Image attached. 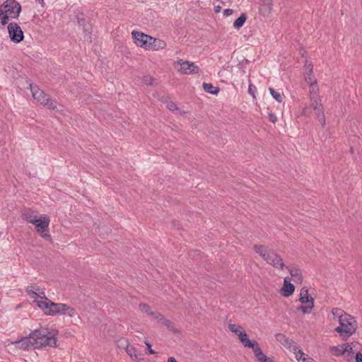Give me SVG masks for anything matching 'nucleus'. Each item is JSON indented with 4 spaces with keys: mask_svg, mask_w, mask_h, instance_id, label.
Segmentation results:
<instances>
[{
    "mask_svg": "<svg viewBox=\"0 0 362 362\" xmlns=\"http://www.w3.org/2000/svg\"><path fill=\"white\" fill-rule=\"evenodd\" d=\"M38 212L31 209H25L21 211V217L28 223L35 225L37 233L45 240L51 241V235L49 233V218L41 216L37 218Z\"/></svg>",
    "mask_w": 362,
    "mask_h": 362,
    "instance_id": "nucleus-1",
    "label": "nucleus"
},
{
    "mask_svg": "<svg viewBox=\"0 0 362 362\" xmlns=\"http://www.w3.org/2000/svg\"><path fill=\"white\" fill-rule=\"evenodd\" d=\"M40 300H35V303L37 305L42 309L45 314L47 315H56L59 314L67 315L69 317H73L75 314L74 308L70 307L66 303H56L47 298L45 293Z\"/></svg>",
    "mask_w": 362,
    "mask_h": 362,
    "instance_id": "nucleus-2",
    "label": "nucleus"
},
{
    "mask_svg": "<svg viewBox=\"0 0 362 362\" xmlns=\"http://www.w3.org/2000/svg\"><path fill=\"white\" fill-rule=\"evenodd\" d=\"M58 330L52 329L47 331V329H36L30 332V337L33 340L35 349H40L43 346L57 347Z\"/></svg>",
    "mask_w": 362,
    "mask_h": 362,
    "instance_id": "nucleus-3",
    "label": "nucleus"
},
{
    "mask_svg": "<svg viewBox=\"0 0 362 362\" xmlns=\"http://www.w3.org/2000/svg\"><path fill=\"white\" fill-rule=\"evenodd\" d=\"M339 323V325L335 328V331L344 339L351 337L357 329V322L349 314L344 315Z\"/></svg>",
    "mask_w": 362,
    "mask_h": 362,
    "instance_id": "nucleus-4",
    "label": "nucleus"
},
{
    "mask_svg": "<svg viewBox=\"0 0 362 362\" xmlns=\"http://www.w3.org/2000/svg\"><path fill=\"white\" fill-rule=\"evenodd\" d=\"M26 83L30 86L32 95L35 100L50 110H55L57 108V106L53 103L49 95L37 86L31 83L30 80H26Z\"/></svg>",
    "mask_w": 362,
    "mask_h": 362,
    "instance_id": "nucleus-5",
    "label": "nucleus"
},
{
    "mask_svg": "<svg viewBox=\"0 0 362 362\" xmlns=\"http://www.w3.org/2000/svg\"><path fill=\"white\" fill-rule=\"evenodd\" d=\"M241 342L245 347L251 348L255 356L259 362H274L273 358L267 357L262 351L257 341L246 339L245 337L241 336Z\"/></svg>",
    "mask_w": 362,
    "mask_h": 362,
    "instance_id": "nucleus-6",
    "label": "nucleus"
},
{
    "mask_svg": "<svg viewBox=\"0 0 362 362\" xmlns=\"http://www.w3.org/2000/svg\"><path fill=\"white\" fill-rule=\"evenodd\" d=\"M21 12V6L16 0H6L0 6V16L6 13L11 18H17Z\"/></svg>",
    "mask_w": 362,
    "mask_h": 362,
    "instance_id": "nucleus-7",
    "label": "nucleus"
},
{
    "mask_svg": "<svg viewBox=\"0 0 362 362\" xmlns=\"http://www.w3.org/2000/svg\"><path fill=\"white\" fill-rule=\"evenodd\" d=\"M9 37L11 42L19 43L24 39V34L21 28L15 22L10 23L7 27Z\"/></svg>",
    "mask_w": 362,
    "mask_h": 362,
    "instance_id": "nucleus-8",
    "label": "nucleus"
},
{
    "mask_svg": "<svg viewBox=\"0 0 362 362\" xmlns=\"http://www.w3.org/2000/svg\"><path fill=\"white\" fill-rule=\"evenodd\" d=\"M132 35L137 46L145 49H150V46L152 45L151 36L135 30L132 33Z\"/></svg>",
    "mask_w": 362,
    "mask_h": 362,
    "instance_id": "nucleus-9",
    "label": "nucleus"
},
{
    "mask_svg": "<svg viewBox=\"0 0 362 362\" xmlns=\"http://www.w3.org/2000/svg\"><path fill=\"white\" fill-rule=\"evenodd\" d=\"M313 65L311 62H309L307 59L305 60V63L304 65L305 70V81L310 86L311 90H314L315 89L318 91L317 80L315 78V76L313 74Z\"/></svg>",
    "mask_w": 362,
    "mask_h": 362,
    "instance_id": "nucleus-10",
    "label": "nucleus"
},
{
    "mask_svg": "<svg viewBox=\"0 0 362 362\" xmlns=\"http://www.w3.org/2000/svg\"><path fill=\"white\" fill-rule=\"evenodd\" d=\"M177 63L180 65L179 71L183 74H197L199 72V67L193 62L179 59Z\"/></svg>",
    "mask_w": 362,
    "mask_h": 362,
    "instance_id": "nucleus-11",
    "label": "nucleus"
},
{
    "mask_svg": "<svg viewBox=\"0 0 362 362\" xmlns=\"http://www.w3.org/2000/svg\"><path fill=\"white\" fill-rule=\"evenodd\" d=\"M276 339L286 349L292 351H297L298 345L292 339L288 338L285 334L278 333L275 335Z\"/></svg>",
    "mask_w": 362,
    "mask_h": 362,
    "instance_id": "nucleus-12",
    "label": "nucleus"
},
{
    "mask_svg": "<svg viewBox=\"0 0 362 362\" xmlns=\"http://www.w3.org/2000/svg\"><path fill=\"white\" fill-rule=\"evenodd\" d=\"M266 262L275 268H280L281 269H283L285 267V264L283 262V259L280 255H277L274 251L270 252V255Z\"/></svg>",
    "mask_w": 362,
    "mask_h": 362,
    "instance_id": "nucleus-13",
    "label": "nucleus"
},
{
    "mask_svg": "<svg viewBox=\"0 0 362 362\" xmlns=\"http://www.w3.org/2000/svg\"><path fill=\"white\" fill-rule=\"evenodd\" d=\"M13 344H19L18 347L22 349H30L31 348L35 349V345L33 344V340L32 339V337H30V334L27 336L22 337L21 339L16 340V341L13 342Z\"/></svg>",
    "mask_w": 362,
    "mask_h": 362,
    "instance_id": "nucleus-14",
    "label": "nucleus"
},
{
    "mask_svg": "<svg viewBox=\"0 0 362 362\" xmlns=\"http://www.w3.org/2000/svg\"><path fill=\"white\" fill-rule=\"evenodd\" d=\"M310 106L313 110L322 106V100L317 94V91L310 90Z\"/></svg>",
    "mask_w": 362,
    "mask_h": 362,
    "instance_id": "nucleus-15",
    "label": "nucleus"
},
{
    "mask_svg": "<svg viewBox=\"0 0 362 362\" xmlns=\"http://www.w3.org/2000/svg\"><path fill=\"white\" fill-rule=\"evenodd\" d=\"M228 329H230V332L235 333V334H237L238 336V338L240 341H241V337H242L241 336H243V335L245 337L246 339H249L246 332L244 330V329L241 326L236 325L234 324H229Z\"/></svg>",
    "mask_w": 362,
    "mask_h": 362,
    "instance_id": "nucleus-16",
    "label": "nucleus"
},
{
    "mask_svg": "<svg viewBox=\"0 0 362 362\" xmlns=\"http://www.w3.org/2000/svg\"><path fill=\"white\" fill-rule=\"evenodd\" d=\"M299 300L302 304H307L310 302H314V298L310 296L308 290L306 287H303L300 292Z\"/></svg>",
    "mask_w": 362,
    "mask_h": 362,
    "instance_id": "nucleus-17",
    "label": "nucleus"
},
{
    "mask_svg": "<svg viewBox=\"0 0 362 362\" xmlns=\"http://www.w3.org/2000/svg\"><path fill=\"white\" fill-rule=\"evenodd\" d=\"M287 269H288L290 274L291 275L293 281L296 284H301L303 281V276H302L301 270L300 269L296 268V267H292V268L287 267Z\"/></svg>",
    "mask_w": 362,
    "mask_h": 362,
    "instance_id": "nucleus-18",
    "label": "nucleus"
},
{
    "mask_svg": "<svg viewBox=\"0 0 362 362\" xmlns=\"http://www.w3.org/2000/svg\"><path fill=\"white\" fill-rule=\"evenodd\" d=\"M155 319L158 320L159 322H161V323L165 327H167V328L169 329L170 330H175V324L168 319H165L161 313H158L157 314H155Z\"/></svg>",
    "mask_w": 362,
    "mask_h": 362,
    "instance_id": "nucleus-19",
    "label": "nucleus"
},
{
    "mask_svg": "<svg viewBox=\"0 0 362 362\" xmlns=\"http://www.w3.org/2000/svg\"><path fill=\"white\" fill-rule=\"evenodd\" d=\"M295 291V286L293 284H284L281 289V294L285 297H289Z\"/></svg>",
    "mask_w": 362,
    "mask_h": 362,
    "instance_id": "nucleus-20",
    "label": "nucleus"
},
{
    "mask_svg": "<svg viewBox=\"0 0 362 362\" xmlns=\"http://www.w3.org/2000/svg\"><path fill=\"white\" fill-rule=\"evenodd\" d=\"M296 354V358L299 362H313V359L310 357H309L308 355H305L303 351L300 349L298 347L297 351H293Z\"/></svg>",
    "mask_w": 362,
    "mask_h": 362,
    "instance_id": "nucleus-21",
    "label": "nucleus"
},
{
    "mask_svg": "<svg viewBox=\"0 0 362 362\" xmlns=\"http://www.w3.org/2000/svg\"><path fill=\"white\" fill-rule=\"evenodd\" d=\"M264 248L265 246L262 245H255L253 246V250L255 252L258 253L266 261L270 255V252H269L264 250Z\"/></svg>",
    "mask_w": 362,
    "mask_h": 362,
    "instance_id": "nucleus-22",
    "label": "nucleus"
},
{
    "mask_svg": "<svg viewBox=\"0 0 362 362\" xmlns=\"http://www.w3.org/2000/svg\"><path fill=\"white\" fill-rule=\"evenodd\" d=\"M151 45L150 46V49L153 50H158L160 49H164L166 47V43L162 40L153 38L152 37L151 39Z\"/></svg>",
    "mask_w": 362,
    "mask_h": 362,
    "instance_id": "nucleus-23",
    "label": "nucleus"
},
{
    "mask_svg": "<svg viewBox=\"0 0 362 362\" xmlns=\"http://www.w3.org/2000/svg\"><path fill=\"white\" fill-rule=\"evenodd\" d=\"M314 111L322 127H325L326 124V120L323 106L315 109Z\"/></svg>",
    "mask_w": 362,
    "mask_h": 362,
    "instance_id": "nucleus-24",
    "label": "nucleus"
},
{
    "mask_svg": "<svg viewBox=\"0 0 362 362\" xmlns=\"http://www.w3.org/2000/svg\"><path fill=\"white\" fill-rule=\"evenodd\" d=\"M202 87L205 92L212 95H216L220 90L218 87L214 86L211 83H204Z\"/></svg>",
    "mask_w": 362,
    "mask_h": 362,
    "instance_id": "nucleus-25",
    "label": "nucleus"
},
{
    "mask_svg": "<svg viewBox=\"0 0 362 362\" xmlns=\"http://www.w3.org/2000/svg\"><path fill=\"white\" fill-rule=\"evenodd\" d=\"M314 307V302H310L307 304H302L297 307V310L301 311L303 314H308L312 312Z\"/></svg>",
    "mask_w": 362,
    "mask_h": 362,
    "instance_id": "nucleus-26",
    "label": "nucleus"
},
{
    "mask_svg": "<svg viewBox=\"0 0 362 362\" xmlns=\"http://www.w3.org/2000/svg\"><path fill=\"white\" fill-rule=\"evenodd\" d=\"M32 288H34L35 289L36 291H40V287L38 286H28L26 287L25 288V291L27 292V293L32 298H34V301L35 300H40V296H39V294L33 291Z\"/></svg>",
    "mask_w": 362,
    "mask_h": 362,
    "instance_id": "nucleus-27",
    "label": "nucleus"
},
{
    "mask_svg": "<svg viewBox=\"0 0 362 362\" xmlns=\"http://www.w3.org/2000/svg\"><path fill=\"white\" fill-rule=\"evenodd\" d=\"M139 310L146 314L147 315H151L155 319V314H157L158 313H155L151 311L150 306L146 303H140L139 305Z\"/></svg>",
    "mask_w": 362,
    "mask_h": 362,
    "instance_id": "nucleus-28",
    "label": "nucleus"
},
{
    "mask_svg": "<svg viewBox=\"0 0 362 362\" xmlns=\"http://www.w3.org/2000/svg\"><path fill=\"white\" fill-rule=\"evenodd\" d=\"M247 16L245 13H242L233 23V27L235 29H240L245 23Z\"/></svg>",
    "mask_w": 362,
    "mask_h": 362,
    "instance_id": "nucleus-29",
    "label": "nucleus"
},
{
    "mask_svg": "<svg viewBox=\"0 0 362 362\" xmlns=\"http://www.w3.org/2000/svg\"><path fill=\"white\" fill-rule=\"evenodd\" d=\"M332 315L334 317H337L338 320H341V317H344V315H348V313H345L340 308H335L332 310Z\"/></svg>",
    "mask_w": 362,
    "mask_h": 362,
    "instance_id": "nucleus-30",
    "label": "nucleus"
},
{
    "mask_svg": "<svg viewBox=\"0 0 362 362\" xmlns=\"http://www.w3.org/2000/svg\"><path fill=\"white\" fill-rule=\"evenodd\" d=\"M269 90L271 93V95H272V97L279 103H281L282 100H283V98L281 96V95L280 94V93L276 91L274 89H273L272 88H269Z\"/></svg>",
    "mask_w": 362,
    "mask_h": 362,
    "instance_id": "nucleus-31",
    "label": "nucleus"
},
{
    "mask_svg": "<svg viewBox=\"0 0 362 362\" xmlns=\"http://www.w3.org/2000/svg\"><path fill=\"white\" fill-rule=\"evenodd\" d=\"M126 351L132 358L135 357L137 358L138 356L136 354V350L134 346L127 345L126 347Z\"/></svg>",
    "mask_w": 362,
    "mask_h": 362,
    "instance_id": "nucleus-32",
    "label": "nucleus"
},
{
    "mask_svg": "<svg viewBox=\"0 0 362 362\" xmlns=\"http://www.w3.org/2000/svg\"><path fill=\"white\" fill-rule=\"evenodd\" d=\"M346 345L344 346V349H341V351H340V354H344L345 353H348V354H354V351H353V346L349 344H345Z\"/></svg>",
    "mask_w": 362,
    "mask_h": 362,
    "instance_id": "nucleus-33",
    "label": "nucleus"
},
{
    "mask_svg": "<svg viewBox=\"0 0 362 362\" xmlns=\"http://www.w3.org/2000/svg\"><path fill=\"white\" fill-rule=\"evenodd\" d=\"M142 81L148 85V86H153V81H154V78L151 76H145L143 77L142 78Z\"/></svg>",
    "mask_w": 362,
    "mask_h": 362,
    "instance_id": "nucleus-34",
    "label": "nucleus"
},
{
    "mask_svg": "<svg viewBox=\"0 0 362 362\" xmlns=\"http://www.w3.org/2000/svg\"><path fill=\"white\" fill-rule=\"evenodd\" d=\"M346 344H341V345H339V346H332L331 348V349L332 351H335V355L336 356H341L342 354H340V351H341V349H344V346Z\"/></svg>",
    "mask_w": 362,
    "mask_h": 362,
    "instance_id": "nucleus-35",
    "label": "nucleus"
},
{
    "mask_svg": "<svg viewBox=\"0 0 362 362\" xmlns=\"http://www.w3.org/2000/svg\"><path fill=\"white\" fill-rule=\"evenodd\" d=\"M9 18H10V16L6 15V13H3L1 16H0L1 25H6L8 23V21Z\"/></svg>",
    "mask_w": 362,
    "mask_h": 362,
    "instance_id": "nucleus-36",
    "label": "nucleus"
},
{
    "mask_svg": "<svg viewBox=\"0 0 362 362\" xmlns=\"http://www.w3.org/2000/svg\"><path fill=\"white\" fill-rule=\"evenodd\" d=\"M256 91V87L252 85V84H250L249 85V87H248V93L255 98V93Z\"/></svg>",
    "mask_w": 362,
    "mask_h": 362,
    "instance_id": "nucleus-37",
    "label": "nucleus"
},
{
    "mask_svg": "<svg viewBox=\"0 0 362 362\" xmlns=\"http://www.w3.org/2000/svg\"><path fill=\"white\" fill-rule=\"evenodd\" d=\"M144 344L146 345L148 349V352L149 354H156V351L151 349V344L147 341H144Z\"/></svg>",
    "mask_w": 362,
    "mask_h": 362,
    "instance_id": "nucleus-38",
    "label": "nucleus"
},
{
    "mask_svg": "<svg viewBox=\"0 0 362 362\" xmlns=\"http://www.w3.org/2000/svg\"><path fill=\"white\" fill-rule=\"evenodd\" d=\"M167 107L171 111H174L175 110H177V105L173 102H170L167 104Z\"/></svg>",
    "mask_w": 362,
    "mask_h": 362,
    "instance_id": "nucleus-39",
    "label": "nucleus"
},
{
    "mask_svg": "<svg viewBox=\"0 0 362 362\" xmlns=\"http://www.w3.org/2000/svg\"><path fill=\"white\" fill-rule=\"evenodd\" d=\"M269 119L273 123H276L277 122V117L272 112L269 113Z\"/></svg>",
    "mask_w": 362,
    "mask_h": 362,
    "instance_id": "nucleus-40",
    "label": "nucleus"
},
{
    "mask_svg": "<svg viewBox=\"0 0 362 362\" xmlns=\"http://www.w3.org/2000/svg\"><path fill=\"white\" fill-rule=\"evenodd\" d=\"M233 13V9H230V8H226L223 11V15L225 16H229L230 15H232Z\"/></svg>",
    "mask_w": 362,
    "mask_h": 362,
    "instance_id": "nucleus-41",
    "label": "nucleus"
},
{
    "mask_svg": "<svg viewBox=\"0 0 362 362\" xmlns=\"http://www.w3.org/2000/svg\"><path fill=\"white\" fill-rule=\"evenodd\" d=\"M355 359L356 362H362V354L360 352L356 353Z\"/></svg>",
    "mask_w": 362,
    "mask_h": 362,
    "instance_id": "nucleus-42",
    "label": "nucleus"
},
{
    "mask_svg": "<svg viewBox=\"0 0 362 362\" xmlns=\"http://www.w3.org/2000/svg\"><path fill=\"white\" fill-rule=\"evenodd\" d=\"M221 7L220 6H218H218H216L214 7V12H215L216 13H219V12L221 11Z\"/></svg>",
    "mask_w": 362,
    "mask_h": 362,
    "instance_id": "nucleus-43",
    "label": "nucleus"
},
{
    "mask_svg": "<svg viewBox=\"0 0 362 362\" xmlns=\"http://www.w3.org/2000/svg\"><path fill=\"white\" fill-rule=\"evenodd\" d=\"M263 1L265 5L269 6V7L272 3V0H263Z\"/></svg>",
    "mask_w": 362,
    "mask_h": 362,
    "instance_id": "nucleus-44",
    "label": "nucleus"
},
{
    "mask_svg": "<svg viewBox=\"0 0 362 362\" xmlns=\"http://www.w3.org/2000/svg\"><path fill=\"white\" fill-rule=\"evenodd\" d=\"M290 281H291V279L289 277L286 276V277L284 278V284H291L290 282Z\"/></svg>",
    "mask_w": 362,
    "mask_h": 362,
    "instance_id": "nucleus-45",
    "label": "nucleus"
},
{
    "mask_svg": "<svg viewBox=\"0 0 362 362\" xmlns=\"http://www.w3.org/2000/svg\"><path fill=\"white\" fill-rule=\"evenodd\" d=\"M167 362H177L174 357H170L168 359Z\"/></svg>",
    "mask_w": 362,
    "mask_h": 362,
    "instance_id": "nucleus-46",
    "label": "nucleus"
},
{
    "mask_svg": "<svg viewBox=\"0 0 362 362\" xmlns=\"http://www.w3.org/2000/svg\"><path fill=\"white\" fill-rule=\"evenodd\" d=\"M308 110V107H304V109H303V113L304 115H305V114H306V112H307V110Z\"/></svg>",
    "mask_w": 362,
    "mask_h": 362,
    "instance_id": "nucleus-47",
    "label": "nucleus"
},
{
    "mask_svg": "<svg viewBox=\"0 0 362 362\" xmlns=\"http://www.w3.org/2000/svg\"><path fill=\"white\" fill-rule=\"evenodd\" d=\"M36 1H38L40 4H42L44 0H36Z\"/></svg>",
    "mask_w": 362,
    "mask_h": 362,
    "instance_id": "nucleus-48",
    "label": "nucleus"
}]
</instances>
